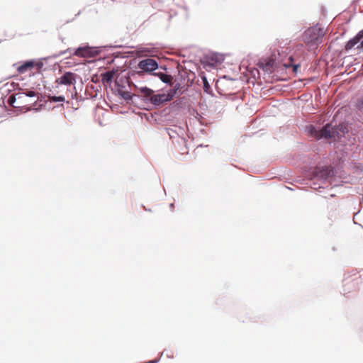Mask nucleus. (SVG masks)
Returning a JSON list of instances; mask_svg holds the SVG:
<instances>
[{
    "label": "nucleus",
    "mask_w": 363,
    "mask_h": 363,
    "mask_svg": "<svg viewBox=\"0 0 363 363\" xmlns=\"http://www.w3.org/2000/svg\"><path fill=\"white\" fill-rule=\"evenodd\" d=\"M311 135L316 139H335L339 135V128L333 127L331 124H327L320 130H317L313 125L308 127Z\"/></svg>",
    "instance_id": "obj_1"
},
{
    "label": "nucleus",
    "mask_w": 363,
    "mask_h": 363,
    "mask_svg": "<svg viewBox=\"0 0 363 363\" xmlns=\"http://www.w3.org/2000/svg\"><path fill=\"white\" fill-rule=\"evenodd\" d=\"M48 99L50 101L52 102H64L65 101V99L64 96H48Z\"/></svg>",
    "instance_id": "obj_16"
},
{
    "label": "nucleus",
    "mask_w": 363,
    "mask_h": 363,
    "mask_svg": "<svg viewBox=\"0 0 363 363\" xmlns=\"http://www.w3.org/2000/svg\"><path fill=\"white\" fill-rule=\"evenodd\" d=\"M180 84H177L174 86V89L172 90L170 92H169L167 94H155L151 96L150 99V101L151 103L154 105L159 106L164 102L171 101L174 94H176L177 90L179 88Z\"/></svg>",
    "instance_id": "obj_3"
},
{
    "label": "nucleus",
    "mask_w": 363,
    "mask_h": 363,
    "mask_svg": "<svg viewBox=\"0 0 363 363\" xmlns=\"http://www.w3.org/2000/svg\"><path fill=\"white\" fill-rule=\"evenodd\" d=\"M291 66L293 67V71H294V72H296L298 71V69L299 67H300V65H291Z\"/></svg>",
    "instance_id": "obj_19"
},
{
    "label": "nucleus",
    "mask_w": 363,
    "mask_h": 363,
    "mask_svg": "<svg viewBox=\"0 0 363 363\" xmlns=\"http://www.w3.org/2000/svg\"><path fill=\"white\" fill-rule=\"evenodd\" d=\"M91 49L88 47L79 48L75 50L74 55L86 57L91 55Z\"/></svg>",
    "instance_id": "obj_10"
},
{
    "label": "nucleus",
    "mask_w": 363,
    "mask_h": 363,
    "mask_svg": "<svg viewBox=\"0 0 363 363\" xmlns=\"http://www.w3.org/2000/svg\"><path fill=\"white\" fill-rule=\"evenodd\" d=\"M138 67L143 72H152L157 69L158 64L155 60L147 58L140 61Z\"/></svg>",
    "instance_id": "obj_6"
},
{
    "label": "nucleus",
    "mask_w": 363,
    "mask_h": 363,
    "mask_svg": "<svg viewBox=\"0 0 363 363\" xmlns=\"http://www.w3.org/2000/svg\"><path fill=\"white\" fill-rule=\"evenodd\" d=\"M24 95L30 98V100L26 104H24V109H26V111H29L32 108L38 109L35 108V106L39 101V93L35 91L24 89Z\"/></svg>",
    "instance_id": "obj_5"
},
{
    "label": "nucleus",
    "mask_w": 363,
    "mask_h": 363,
    "mask_svg": "<svg viewBox=\"0 0 363 363\" xmlns=\"http://www.w3.org/2000/svg\"><path fill=\"white\" fill-rule=\"evenodd\" d=\"M17 69L19 71V72H21L23 70V65H20L17 67Z\"/></svg>",
    "instance_id": "obj_20"
},
{
    "label": "nucleus",
    "mask_w": 363,
    "mask_h": 363,
    "mask_svg": "<svg viewBox=\"0 0 363 363\" xmlns=\"http://www.w3.org/2000/svg\"><path fill=\"white\" fill-rule=\"evenodd\" d=\"M357 49H363V40L360 43V44L357 46Z\"/></svg>",
    "instance_id": "obj_21"
},
{
    "label": "nucleus",
    "mask_w": 363,
    "mask_h": 363,
    "mask_svg": "<svg viewBox=\"0 0 363 363\" xmlns=\"http://www.w3.org/2000/svg\"><path fill=\"white\" fill-rule=\"evenodd\" d=\"M356 106L357 108L363 111V96L358 99Z\"/></svg>",
    "instance_id": "obj_17"
},
{
    "label": "nucleus",
    "mask_w": 363,
    "mask_h": 363,
    "mask_svg": "<svg viewBox=\"0 0 363 363\" xmlns=\"http://www.w3.org/2000/svg\"><path fill=\"white\" fill-rule=\"evenodd\" d=\"M55 82L59 85H74L76 83V75L72 72H67L62 76L57 78Z\"/></svg>",
    "instance_id": "obj_7"
},
{
    "label": "nucleus",
    "mask_w": 363,
    "mask_h": 363,
    "mask_svg": "<svg viewBox=\"0 0 363 363\" xmlns=\"http://www.w3.org/2000/svg\"><path fill=\"white\" fill-rule=\"evenodd\" d=\"M22 98V93H14L9 96L8 102L9 104H13L15 103V101H18L19 100H23Z\"/></svg>",
    "instance_id": "obj_13"
},
{
    "label": "nucleus",
    "mask_w": 363,
    "mask_h": 363,
    "mask_svg": "<svg viewBox=\"0 0 363 363\" xmlns=\"http://www.w3.org/2000/svg\"><path fill=\"white\" fill-rule=\"evenodd\" d=\"M43 65V63L39 60H28L24 62V73L30 72L29 76L40 74Z\"/></svg>",
    "instance_id": "obj_4"
},
{
    "label": "nucleus",
    "mask_w": 363,
    "mask_h": 363,
    "mask_svg": "<svg viewBox=\"0 0 363 363\" xmlns=\"http://www.w3.org/2000/svg\"><path fill=\"white\" fill-rule=\"evenodd\" d=\"M154 75L158 76L159 78L164 83L171 84V82H172V77L171 75H168L163 72L154 74Z\"/></svg>",
    "instance_id": "obj_12"
},
{
    "label": "nucleus",
    "mask_w": 363,
    "mask_h": 363,
    "mask_svg": "<svg viewBox=\"0 0 363 363\" xmlns=\"http://www.w3.org/2000/svg\"><path fill=\"white\" fill-rule=\"evenodd\" d=\"M363 38V30H360L352 39L350 40L345 45L347 50L352 49L354 45L358 44Z\"/></svg>",
    "instance_id": "obj_8"
},
{
    "label": "nucleus",
    "mask_w": 363,
    "mask_h": 363,
    "mask_svg": "<svg viewBox=\"0 0 363 363\" xmlns=\"http://www.w3.org/2000/svg\"><path fill=\"white\" fill-rule=\"evenodd\" d=\"M203 80L204 89H207V88H209V87H210V86H209V84H208V82H207L206 78V77H203Z\"/></svg>",
    "instance_id": "obj_18"
},
{
    "label": "nucleus",
    "mask_w": 363,
    "mask_h": 363,
    "mask_svg": "<svg viewBox=\"0 0 363 363\" xmlns=\"http://www.w3.org/2000/svg\"><path fill=\"white\" fill-rule=\"evenodd\" d=\"M139 93L143 95L144 97L148 99L151 98L153 94V91L146 86L137 87Z\"/></svg>",
    "instance_id": "obj_11"
},
{
    "label": "nucleus",
    "mask_w": 363,
    "mask_h": 363,
    "mask_svg": "<svg viewBox=\"0 0 363 363\" xmlns=\"http://www.w3.org/2000/svg\"><path fill=\"white\" fill-rule=\"evenodd\" d=\"M325 35L323 28L318 26H313L306 30L302 36L303 41L309 46L318 45L322 42V38Z\"/></svg>",
    "instance_id": "obj_2"
},
{
    "label": "nucleus",
    "mask_w": 363,
    "mask_h": 363,
    "mask_svg": "<svg viewBox=\"0 0 363 363\" xmlns=\"http://www.w3.org/2000/svg\"><path fill=\"white\" fill-rule=\"evenodd\" d=\"M116 72L114 70L108 71L101 74V81L104 84H109L111 82Z\"/></svg>",
    "instance_id": "obj_9"
},
{
    "label": "nucleus",
    "mask_w": 363,
    "mask_h": 363,
    "mask_svg": "<svg viewBox=\"0 0 363 363\" xmlns=\"http://www.w3.org/2000/svg\"><path fill=\"white\" fill-rule=\"evenodd\" d=\"M11 107L16 109L18 113H21L23 108V100L15 101L13 104H9Z\"/></svg>",
    "instance_id": "obj_14"
},
{
    "label": "nucleus",
    "mask_w": 363,
    "mask_h": 363,
    "mask_svg": "<svg viewBox=\"0 0 363 363\" xmlns=\"http://www.w3.org/2000/svg\"><path fill=\"white\" fill-rule=\"evenodd\" d=\"M137 74H138V75L141 76L143 74H142V72H137Z\"/></svg>",
    "instance_id": "obj_22"
},
{
    "label": "nucleus",
    "mask_w": 363,
    "mask_h": 363,
    "mask_svg": "<svg viewBox=\"0 0 363 363\" xmlns=\"http://www.w3.org/2000/svg\"><path fill=\"white\" fill-rule=\"evenodd\" d=\"M338 214L337 208L336 207H332L329 211V218L331 220L333 218L335 219L337 218Z\"/></svg>",
    "instance_id": "obj_15"
}]
</instances>
